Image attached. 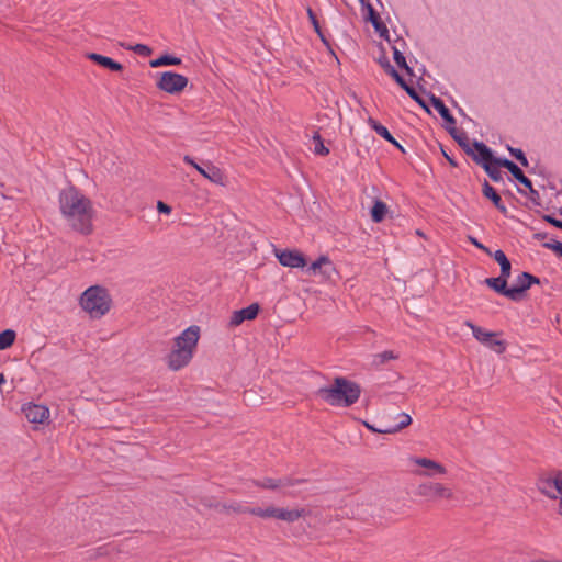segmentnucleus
<instances>
[{"label": "nucleus", "instance_id": "nucleus-1", "mask_svg": "<svg viewBox=\"0 0 562 562\" xmlns=\"http://www.w3.org/2000/svg\"><path fill=\"white\" fill-rule=\"evenodd\" d=\"M58 203L60 214L70 229L85 236L93 233L95 210L89 198L70 186L59 192Z\"/></svg>", "mask_w": 562, "mask_h": 562}, {"label": "nucleus", "instance_id": "nucleus-2", "mask_svg": "<svg viewBox=\"0 0 562 562\" xmlns=\"http://www.w3.org/2000/svg\"><path fill=\"white\" fill-rule=\"evenodd\" d=\"M199 338L200 328L198 326H190L175 338L173 348L167 358L168 367L171 370L178 371L191 361Z\"/></svg>", "mask_w": 562, "mask_h": 562}, {"label": "nucleus", "instance_id": "nucleus-3", "mask_svg": "<svg viewBox=\"0 0 562 562\" xmlns=\"http://www.w3.org/2000/svg\"><path fill=\"white\" fill-rule=\"evenodd\" d=\"M360 386L345 378H336L334 383L321 387L317 394L326 403L333 406H351L355 404L360 396Z\"/></svg>", "mask_w": 562, "mask_h": 562}, {"label": "nucleus", "instance_id": "nucleus-4", "mask_svg": "<svg viewBox=\"0 0 562 562\" xmlns=\"http://www.w3.org/2000/svg\"><path fill=\"white\" fill-rule=\"evenodd\" d=\"M80 306L92 318H100L105 315L111 307V297L109 292L99 285L87 289L80 296Z\"/></svg>", "mask_w": 562, "mask_h": 562}, {"label": "nucleus", "instance_id": "nucleus-5", "mask_svg": "<svg viewBox=\"0 0 562 562\" xmlns=\"http://www.w3.org/2000/svg\"><path fill=\"white\" fill-rule=\"evenodd\" d=\"M416 494L431 502L454 499L453 490L449 485L436 481L420 483Z\"/></svg>", "mask_w": 562, "mask_h": 562}, {"label": "nucleus", "instance_id": "nucleus-6", "mask_svg": "<svg viewBox=\"0 0 562 562\" xmlns=\"http://www.w3.org/2000/svg\"><path fill=\"white\" fill-rule=\"evenodd\" d=\"M465 326L471 328L473 336L481 344L485 345L496 353H503L507 348V342L502 339H497L498 334L494 331H487L484 328L474 325L472 322L467 321Z\"/></svg>", "mask_w": 562, "mask_h": 562}, {"label": "nucleus", "instance_id": "nucleus-7", "mask_svg": "<svg viewBox=\"0 0 562 562\" xmlns=\"http://www.w3.org/2000/svg\"><path fill=\"white\" fill-rule=\"evenodd\" d=\"M188 78L173 71H164L160 74L156 86L161 91L169 94H178L188 86Z\"/></svg>", "mask_w": 562, "mask_h": 562}, {"label": "nucleus", "instance_id": "nucleus-8", "mask_svg": "<svg viewBox=\"0 0 562 562\" xmlns=\"http://www.w3.org/2000/svg\"><path fill=\"white\" fill-rule=\"evenodd\" d=\"M409 461L420 468L414 470V473L418 476L436 477L447 474V469L435 460L424 457H413L409 459Z\"/></svg>", "mask_w": 562, "mask_h": 562}, {"label": "nucleus", "instance_id": "nucleus-9", "mask_svg": "<svg viewBox=\"0 0 562 562\" xmlns=\"http://www.w3.org/2000/svg\"><path fill=\"white\" fill-rule=\"evenodd\" d=\"M540 280L538 278L528 272H522L517 277L515 284L509 288L507 297L513 301H517L520 299L521 294L531 286V284H538Z\"/></svg>", "mask_w": 562, "mask_h": 562}, {"label": "nucleus", "instance_id": "nucleus-10", "mask_svg": "<svg viewBox=\"0 0 562 562\" xmlns=\"http://www.w3.org/2000/svg\"><path fill=\"white\" fill-rule=\"evenodd\" d=\"M274 255L279 262L284 267L303 268L306 265L304 255L299 250H280L276 248Z\"/></svg>", "mask_w": 562, "mask_h": 562}, {"label": "nucleus", "instance_id": "nucleus-11", "mask_svg": "<svg viewBox=\"0 0 562 562\" xmlns=\"http://www.w3.org/2000/svg\"><path fill=\"white\" fill-rule=\"evenodd\" d=\"M495 165L506 168L517 181L529 189L531 195H538V192L532 188L531 181L524 175L521 169L516 164L506 158H503L496 159Z\"/></svg>", "mask_w": 562, "mask_h": 562}, {"label": "nucleus", "instance_id": "nucleus-12", "mask_svg": "<svg viewBox=\"0 0 562 562\" xmlns=\"http://www.w3.org/2000/svg\"><path fill=\"white\" fill-rule=\"evenodd\" d=\"M539 491L551 499H559L562 494V479L548 477L538 483Z\"/></svg>", "mask_w": 562, "mask_h": 562}, {"label": "nucleus", "instance_id": "nucleus-13", "mask_svg": "<svg viewBox=\"0 0 562 562\" xmlns=\"http://www.w3.org/2000/svg\"><path fill=\"white\" fill-rule=\"evenodd\" d=\"M24 415L30 423L43 424L49 417V409L40 404H27L23 407Z\"/></svg>", "mask_w": 562, "mask_h": 562}, {"label": "nucleus", "instance_id": "nucleus-14", "mask_svg": "<svg viewBox=\"0 0 562 562\" xmlns=\"http://www.w3.org/2000/svg\"><path fill=\"white\" fill-rule=\"evenodd\" d=\"M473 155H470L472 159L484 167L488 164H495V158L492 154V150L482 142L474 140L473 142Z\"/></svg>", "mask_w": 562, "mask_h": 562}, {"label": "nucleus", "instance_id": "nucleus-15", "mask_svg": "<svg viewBox=\"0 0 562 562\" xmlns=\"http://www.w3.org/2000/svg\"><path fill=\"white\" fill-rule=\"evenodd\" d=\"M196 171L211 182L225 186V176L222 170L213 165L211 161H206L204 167H196Z\"/></svg>", "mask_w": 562, "mask_h": 562}, {"label": "nucleus", "instance_id": "nucleus-16", "mask_svg": "<svg viewBox=\"0 0 562 562\" xmlns=\"http://www.w3.org/2000/svg\"><path fill=\"white\" fill-rule=\"evenodd\" d=\"M259 312V305L257 303L250 304L249 306L235 311L231 317V326H238L244 321H251L256 318Z\"/></svg>", "mask_w": 562, "mask_h": 562}, {"label": "nucleus", "instance_id": "nucleus-17", "mask_svg": "<svg viewBox=\"0 0 562 562\" xmlns=\"http://www.w3.org/2000/svg\"><path fill=\"white\" fill-rule=\"evenodd\" d=\"M396 424H383V429L379 430L382 434H395L412 423V418L406 413H396L394 416Z\"/></svg>", "mask_w": 562, "mask_h": 562}, {"label": "nucleus", "instance_id": "nucleus-18", "mask_svg": "<svg viewBox=\"0 0 562 562\" xmlns=\"http://www.w3.org/2000/svg\"><path fill=\"white\" fill-rule=\"evenodd\" d=\"M307 515V510L305 508H283L279 507L277 519L292 524L299 520L302 517Z\"/></svg>", "mask_w": 562, "mask_h": 562}, {"label": "nucleus", "instance_id": "nucleus-19", "mask_svg": "<svg viewBox=\"0 0 562 562\" xmlns=\"http://www.w3.org/2000/svg\"><path fill=\"white\" fill-rule=\"evenodd\" d=\"M87 58L94 61L95 64L100 65L101 67L108 68L112 71H121L123 69L122 64L113 60L110 57L97 54V53H89L87 54Z\"/></svg>", "mask_w": 562, "mask_h": 562}, {"label": "nucleus", "instance_id": "nucleus-20", "mask_svg": "<svg viewBox=\"0 0 562 562\" xmlns=\"http://www.w3.org/2000/svg\"><path fill=\"white\" fill-rule=\"evenodd\" d=\"M451 136L457 140V143L461 146V148L467 153V155H473V143L470 142L465 132L458 131L456 127L449 128Z\"/></svg>", "mask_w": 562, "mask_h": 562}, {"label": "nucleus", "instance_id": "nucleus-21", "mask_svg": "<svg viewBox=\"0 0 562 562\" xmlns=\"http://www.w3.org/2000/svg\"><path fill=\"white\" fill-rule=\"evenodd\" d=\"M482 192L486 199H490L493 202V204L498 211H501L502 213H506L507 209L503 203L499 194L487 181L484 182Z\"/></svg>", "mask_w": 562, "mask_h": 562}, {"label": "nucleus", "instance_id": "nucleus-22", "mask_svg": "<svg viewBox=\"0 0 562 562\" xmlns=\"http://www.w3.org/2000/svg\"><path fill=\"white\" fill-rule=\"evenodd\" d=\"M431 105L439 112L440 116L450 125L456 124L454 117L450 114L449 109L445 105L443 101L435 95L430 98Z\"/></svg>", "mask_w": 562, "mask_h": 562}, {"label": "nucleus", "instance_id": "nucleus-23", "mask_svg": "<svg viewBox=\"0 0 562 562\" xmlns=\"http://www.w3.org/2000/svg\"><path fill=\"white\" fill-rule=\"evenodd\" d=\"M507 277L499 276L497 278H487L485 283L493 289L495 292L503 294L507 297V292L509 288H507Z\"/></svg>", "mask_w": 562, "mask_h": 562}, {"label": "nucleus", "instance_id": "nucleus-24", "mask_svg": "<svg viewBox=\"0 0 562 562\" xmlns=\"http://www.w3.org/2000/svg\"><path fill=\"white\" fill-rule=\"evenodd\" d=\"M493 258L499 263L501 266V276L503 277H510V270L512 265L508 258L506 257L505 252L501 249L496 250L495 252H492Z\"/></svg>", "mask_w": 562, "mask_h": 562}, {"label": "nucleus", "instance_id": "nucleus-25", "mask_svg": "<svg viewBox=\"0 0 562 562\" xmlns=\"http://www.w3.org/2000/svg\"><path fill=\"white\" fill-rule=\"evenodd\" d=\"M181 64V59L171 56V55H162L159 58L153 59L149 61L150 67L158 68L162 66H177Z\"/></svg>", "mask_w": 562, "mask_h": 562}, {"label": "nucleus", "instance_id": "nucleus-26", "mask_svg": "<svg viewBox=\"0 0 562 562\" xmlns=\"http://www.w3.org/2000/svg\"><path fill=\"white\" fill-rule=\"evenodd\" d=\"M387 212V206L384 202L376 200L371 209V218L375 223L384 220Z\"/></svg>", "mask_w": 562, "mask_h": 562}, {"label": "nucleus", "instance_id": "nucleus-27", "mask_svg": "<svg viewBox=\"0 0 562 562\" xmlns=\"http://www.w3.org/2000/svg\"><path fill=\"white\" fill-rule=\"evenodd\" d=\"M379 63L381 67L385 70V72L390 75L400 85V87H404L406 81L386 58L380 59Z\"/></svg>", "mask_w": 562, "mask_h": 562}, {"label": "nucleus", "instance_id": "nucleus-28", "mask_svg": "<svg viewBox=\"0 0 562 562\" xmlns=\"http://www.w3.org/2000/svg\"><path fill=\"white\" fill-rule=\"evenodd\" d=\"M16 334L12 329H5L0 333V350H5L14 344Z\"/></svg>", "mask_w": 562, "mask_h": 562}, {"label": "nucleus", "instance_id": "nucleus-29", "mask_svg": "<svg viewBox=\"0 0 562 562\" xmlns=\"http://www.w3.org/2000/svg\"><path fill=\"white\" fill-rule=\"evenodd\" d=\"M397 357L398 356L395 352H393L391 350H386V351L374 355L372 358V364L375 367H380L390 360L397 359Z\"/></svg>", "mask_w": 562, "mask_h": 562}, {"label": "nucleus", "instance_id": "nucleus-30", "mask_svg": "<svg viewBox=\"0 0 562 562\" xmlns=\"http://www.w3.org/2000/svg\"><path fill=\"white\" fill-rule=\"evenodd\" d=\"M370 126L376 132L378 135L383 137L387 142H394V137L391 135L389 130L380 124L378 121L373 120L372 117L369 119Z\"/></svg>", "mask_w": 562, "mask_h": 562}, {"label": "nucleus", "instance_id": "nucleus-31", "mask_svg": "<svg viewBox=\"0 0 562 562\" xmlns=\"http://www.w3.org/2000/svg\"><path fill=\"white\" fill-rule=\"evenodd\" d=\"M255 484L258 487L266 488V490H278L281 487V483L279 479H272V477H266L260 481H256Z\"/></svg>", "mask_w": 562, "mask_h": 562}, {"label": "nucleus", "instance_id": "nucleus-32", "mask_svg": "<svg viewBox=\"0 0 562 562\" xmlns=\"http://www.w3.org/2000/svg\"><path fill=\"white\" fill-rule=\"evenodd\" d=\"M393 57L394 61L400 68L404 69L407 74L412 75V68L407 65L404 55L396 47H393Z\"/></svg>", "mask_w": 562, "mask_h": 562}, {"label": "nucleus", "instance_id": "nucleus-33", "mask_svg": "<svg viewBox=\"0 0 562 562\" xmlns=\"http://www.w3.org/2000/svg\"><path fill=\"white\" fill-rule=\"evenodd\" d=\"M314 142V153L321 156H326L329 154V149L324 145L322 137L318 133H315L313 136Z\"/></svg>", "mask_w": 562, "mask_h": 562}, {"label": "nucleus", "instance_id": "nucleus-34", "mask_svg": "<svg viewBox=\"0 0 562 562\" xmlns=\"http://www.w3.org/2000/svg\"><path fill=\"white\" fill-rule=\"evenodd\" d=\"M498 167L499 166L495 164H488L485 165L483 168L493 181H501L503 179V175Z\"/></svg>", "mask_w": 562, "mask_h": 562}, {"label": "nucleus", "instance_id": "nucleus-35", "mask_svg": "<svg viewBox=\"0 0 562 562\" xmlns=\"http://www.w3.org/2000/svg\"><path fill=\"white\" fill-rule=\"evenodd\" d=\"M368 10H369V20L371 21L375 31H380V27H383V31L387 32L386 26L380 21V18H379L378 13L374 11V9L371 5H368Z\"/></svg>", "mask_w": 562, "mask_h": 562}, {"label": "nucleus", "instance_id": "nucleus-36", "mask_svg": "<svg viewBox=\"0 0 562 562\" xmlns=\"http://www.w3.org/2000/svg\"><path fill=\"white\" fill-rule=\"evenodd\" d=\"M122 46L124 48H126L128 50H133L136 54H139L142 56H149L153 53V49L149 46L144 45V44H136V45H128V46H125L124 44H122Z\"/></svg>", "mask_w": 562, "mask_h": 562}, {"label": "nucleus", "instance_id": "nucleus-37", "mask_svg": "<svg viewBox=\"0 0 562 562\" xmlns=\"http://www.w3.org/2000/svg\"><path fill=\"white\" fill-rule=\"evenodd\" d=\"M406 92L407 94L413 99L415 100L420 106H423L427 112H429V109L427 106V104L425 103V101L418 95V93L416 92V90L408 86L407 83L404 85V87H402Z\"/></svg>", "mask_w": 562, "mask_h": 562}, {"label": "nucleus", "instance_id": "nucleus-38", "mask_svg": "<svg viewBox=\"0 0 562 562\" xmlns=\"http://www.w3.org/2000/svg\"><path fill=\"white\" fill-rule=\"evenodd\" d=\"M507 150L510 153V155L516 158L524 167L528 166V159L524 151L519 148H514L510 146H507Z\"/></svg>", "mask_w": 562, "mask_h": 562}, {"label": "nucleus", "instance_id": "nucleus-39", "mask_svg": "<svg viewBox=\"0 0 562 562\" xmlns=\"http://www.w3.org/2000/svg\"><path fill=\"white\" fill-rule=\"evenodd\" d=\"M324 265H330L328 257L321 256L316 261H314L310 267L308 271L312 273H316Z\"/></svg>", "mask_w": 562, "mask_h": 562}, {"label": "nucleus", "instance_id": "nucleus-40", "mask_svg": "<svg viewBox=\"0 0 562 562\" xmlns=\"http://www.w3.org/2000/svg\"><path fill=\"white\" fill-rule=\"evenodd\" d=\"M543 246L548 249L553 250L557 255L562 257V243L551 239L549 241L543 243Z\"/></svg>", "mask_w": 562, "mask_h": 562}, {"label": "nucleus", "instance_id": "nucleus-41", "mask_svg": "<svg viewBox=\"0 0 562 562\" xmlns=\"http://www.w3.org/2000/svg\"><path fill=\"white\" fill-rule=\"evenodd\" d=\"M307 15H308V19L311 21V23L313 24L314 26V30L317 32V34L322 37V40L324 41V37L322 35V32H321V26H319V23L316 19V15L315 13L313 12V10L311 8L307 9Z\"/></svg>", "mask_w": 562, "mask_h": 562}, {"label": "nucleus", "instance_id": "nucleus-42", "mask_svg": "<svg viewBox=\"0 0 562 562\" xmlns=\"http://www.w3.org/2000/svg\"><path fill=\"white\" fill-rule=\"evenodd\" d=\"M279 480H280V483H281V487L293 486V485H296V484H300V483L304 482V480L291 479V477H283V479H279Z\"/></svg>", "mask_w": 562, "mask_h": 562}, {"label": "nucleus", "instance_id": "nucleus-43", "mask_svg": "<svg viewBox=\"0 0 562 562\" xmlns=\"http://www.w3.org/2000/svg\"><path fill=\"white\" fill-rule=\"evenodd\" d=\"M278 510H279V507H276V506H268L267 508H265V519L267 518H276L278 517Z\"/></svg>", "mask_w": 562, "mask_h": 562}, {"label": "nucleus", "instance_id": "nucleus-44", "mask_svg": "<svg viewBox=\"0 0 562 562\" xmlns=\"http://www.w3.org/2000/svg\"><path fill=\"white\" fill-rule=\"evenodd\" d=\"M228 510H233L235 513H247L249 510V507H246L241 504H232L227 507Z\"/></svg>", "mask_w": 562, "mask_h": 562}, {"label": "nucleus", "instance_id": "nucleus-45", "mask_svg": "<svg viewBox=\"0 0 562 562\" xmlns=\"http://www.w3.org/2000/svg\"><path fill=\"white\" fill-rule=\"evenodd\" d=\"M248 514L265 518V508L262 507H249Z\"/></svg>", "mask_w": 562, "mask_h": 562}, {"label": "nucleus", "instance_id": "nucleus-46", "mask_svg": "<svg viewBox=\"0 0 562 562\" xmlns=\"http://www.w3.org/2000/svg\"><path fill=\"white\" fill-rule=\"evenodd\" d=\"M469 240L471 241V244H473L475 247H477L479 249H482L483 251H485L487 255H492V251L485 247L483 244H481L480 241H477L476 238L474 237H469Z\"/></svg>", "mask_w": 562, "mask_h": 562}, {"label": "nucleus", "instance_id": "nucleus-47", "mask_svg": "<svg viewBox=\"0 0 562 562\" xmlns=\"http://www.w3.org/2000/svg\"><path fill=\"white\" fill-rule=\"evenodd\" d=\"M157 210L158 212L160 213H164V214H170L171 213V207L169 205H167L166 203L159 201L157 203Z\"/></svg>", "mask_w": 562, "mask_h": 562}, {"label": "nucleus", "instance_id": "nucleus-48", "mask_svg": "<svg viewBox=\"0 0 562 562\" xmlns=\"http://www.w3.org/2000/svg\"><path fill=\"white\" fill-rule=\"evenodd\" d=\"M183 160H184V162H187L188 165L192 166L195 170H196V167H201V166H200L199 164H196V162L194 161V159H193L191 156H189V155H186V156L183 157Z\"/></svg>", "mask_w": 562, "mask_h": 562}, {"label": "nucleus", "instance_id": "nucleus-49", "mask_svg": "<svg viewBox=\"0 0 562 562\" xmlns=\"http://www.w3.org/2000/svg\"><path fill=\"white\" fill-rule=\"evenodd\" d=\"M546 220L549 223H551L553 226L562 228V221L555 220L554 217H551V216H546Z\"/></svg>", "mask_w": 562, "mask_h": 562}, {"label": "nucleus", "instance_id": "nucleus-50", "mask_svg": "<svg viewBox=\"0 0 562 562\" xmlns=\"http://www.w3.org/2000/svg\"><path fill=\"white\" fill-rule=\"evenodd\" d=\"M363 424H364V426H366L368 429H370L371 431L376 432V434H381L379 430H382V429H383V425H381V427H378V428H376V427H374L373 425H370V424H369V423H367V422H364Z\"/></svg>", "mask_w": 562, "mask_h": 562}, {"label": "nucleus", "instance_id": "nucleus-51", "mask_svg": "<svg viewBox=\"0 0 562 562\" xmlns=\"http://www.w3.org/2000/svg\"><path fill=\"white\" fill-rule=\"evenodd\" d=\"M535 238H537V239H539V240H542V239H544V238H546V234H543V233H537V234H535Z\"/></svg>", "mask_w": 562, "mask_h": 562}, {"label": "nucleus", "instance_id": "nucleus-52", "mask_svg": "<svg viewBox=\"0 0 562 562\" xmlns=\"http://www.w3.org/2000/svg\"><path fill=\"white\" fill-rule=\"evenodd\" d=\"M390 143L393 144L394 146H396L402 151H404V148L395 139H394V142H390Z\"/></svg>", "mask_w": 562, "mask_h": 562}, {"label": "nucleus", "instance_id": "nucleus-53", "mask_svg": "<svg viewBox=\"0 0 562 562\" xmlns=\"http://www.w3.org/2000/svg\"><path fill=\"white\" fill-rule=\"evenodd\" d=\"M378 32L380 33V35H381L382 37H386V35H387V33H389V31H387V32H384V31H383V27H380V31H378Z\"/></svg>", "mask_w": 562, "mask_h": 562}, {"label": "nucleus", "instance_id": "nucleus-54", "mask_svg": "<svg viewBox=\"0 0 562 562\" xmlns=\"http://www.w3.org/2000/svg\"><path fill=\"white\" fill-rule=\"evenodd\" d=\"M5 382L3 374L0 373V385Z\"/></svg>", "mask_w": 562, "mask_h": 562}, {"label": "nucleus", "instance_id": "nucleus-55", "mask_svg": "<svg viewBox=\"0 0 562 562\" xmlns=\"http://www.w3.org/2000/svg\"><path fill=\"white\" fill-rule=\"evenodd\" d=\"M447 159L449 160V162H450L452 166H456V162L452 160V158H450L449 156H447Z\"/></svg>", "mask_w": 562, "mask_h": 562}, {"label": "nucleus", "instance_id": "nucleus-56", "mask_svg": "<svg viewBox=\"0 0 562 562\" xmlns=\"http://www.w3.org/2000/svg\"><path fill=\"white\" fill-rule=\"evenodd\" d=\"M361 3H363L364 0H359Z\"/></svg>", "mask_w": 562, "mask_h": 562}]
</instances>
